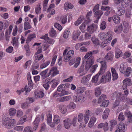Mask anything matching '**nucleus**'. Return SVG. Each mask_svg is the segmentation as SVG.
Returning <instances> with one entry per match:
<instances>
[{
	"mask_svg": "<svg viewBox=\"0 0 132 132\" xmlns=\"http://www.w3.org/2000/svg\"><path fill=\"white\" fill-rule=\"evenodd\" d=\"M54 26L55 28H57L60 31H61L62 29L61 25L57 23H55Z\"/></svg>",
	"mask_w": 132,
	"mask_h": 132,
	"instance_id": "nucleus-63",
	"label": "nucleus"
},
{
	"mask_svg": "<svg viewBox=\"0 0 132 132\" xmlns=\"http://www.w3.org/2000/svg\"><path fill=\"white\" fill-rule=\"evenodd\" d=\"M103 83H105L111 80V73L110 71H108L104 75L102 76Z\"/></svg>",
	"mask_w": 132,
	"mask_h": 132,
	"instance_id": "nucleus-10",
	"label": "nucleus"
},
{
	"mask_svg": "<svg viewBox=\"0 0 132 132\" xmlns=\"http://www.w3.org/2000/svg\"><path fill=\"white\" fill-rule=\"evenodd\" d=\"M3 124L7 128H10L13 126L15 124V121L14 119H9V120H3Z\"/></svg>",
	"mask_w": 132,
	"mask_h": 132,
	"instance_id": "nucleus-8",
	"label": "nucleus"
},
{
	"mask_svg": "<svg viewBox=\"0 0 132 132\" xmlns=\"http://www.w3.org/2000/svg\"><path fill=\"white\" fill-rule=\"evenodd\" d=\"M36 37V36L35 34H29L26 40L27 43L30 42L32 39Z\"/></svg>",
	"mask_w": 132,
	"mask_h": 132,
	"instance_id": "nucleus-41",
	"label": "nucleus"
},
{
	"mask_svg": "<svg viewBox=\"0 0 132 132\" xmlns=\"http://www.w3.org/2000/svg\"><path fill=\"white\" fill-rule=\"evenodd\" d=\"M49 72L50 76L51 75L52 77L54 76L59 73V71L56 67H53L49 71Z\"/></svg>",
	"mask_w": 132,
	"mask_h": 132,
	"instance_id": "nucleus-17",
	"label": "nucleus"
},
{
	"mask_svg": "<svg viewBox=\"0 0 132 132\" xmlns=\"http://www.w3.org/2000/svg\"><path fill=\"white\" fill-rule=\"evenodd\" d=\"M68 91H55L53 94V96L54 97H57L62 96L68 94Z\"/></svg>",
	"mask_w": 132,
	"mask_h": 132,
	"instance_id": "nucleus-15",
	"label": "nucleus"
},
{
	"mask_svg": "<svg viewBox=\"0 0 132 132\" xmlns=\"http://www.w3.org/2000/svg\"><path fill=\"white\" fill-rule=\"evenodd\" d=\"M102 74L98 72V73L93 76L92 78L91 81L96 85H98L101 83H103L101 75Z\"/></svg>",
	"mask_w": 132,
	"mask_h": 132,
	"instance_id": "nucleus-5",
	"label": "nucleus"
},
{
	"mask_svg": "<svg viewBox=\"0 0 132 132\" xmlns=\"http://www.w3.org/2000/svg\"><path fill=\"white\" fill-rule=\"evenodd\" d=\"M52 115L48 114L47 115V120L48 124L51 127H53L56 125L54 122H52Z\"/></svg>",
	"mask_w": 132,
	"mask_h": 132,
	"instance_id": "nucleus-13",
	"label": "nucleus"
},
{
	"mask_svg": "<svg viewBox=\"0 0 132 132\" xmlns=\"http://www.w3.org/2000/svg\"><path fill=\"white\" fill-rule=\"evenodd\" d=\"M63 124L64 127L66 129H68L71 125V120L70 119H66L64 120Z\"/></svg>",
	"mask_w": 132,
	"mask_h": 132,
	"instance_id": "nucleus-18",
	"label": "nucleus"
},
{
	"mask_svg": "<svg viewBox=\"0 0 132 132\" xmlns=\"http://www.w3.org/2000/svg\"><path fill=\"white\" fill-rule=\"evenodd\" d=\"M99 4H97L94 6L93 10V11L94 12L95 16L97 19V20L94 22L95 23H97L98 22V20L103 13L102 11L99 10Z\"/></svg>",
	"mask_w": 132,
	"mask_h": 132,
	"instance_id": "nucleus-6",
	"label": "nucleus"
},
{
	"mask_svg": "<svg viewBox=\"0 0 132 132\" xmlns=\"http://www.w3.org/2000/svg\"><path fill=\"white\" fill-rule=\"evenodd\" d=\"M97 61L100 63L101 67L99 71V72L103 74L105 72L107 69V65L106 62L104 61H99L97 60Z\"/></svg>",
	"mask_w": 132,
	"mask_h": 132,
	"instance_id": "nucleus-12",
	"label": "nucleus"
},
{
	"mask_svg": "<svg viewBox=\"0 0 132 132\" xmlns=\"http://www.w3.org/2000/svg\"><path fill=\"white\" fill-rule=\"evenodd\" d=\"M16 112V110L14 108H11L9 110V113L11 116H14Z\"/></svg>",
	"mask_w": 132,
	"mask_h": 132,
	"instance_id": "nucleus-54",
	"label": "nucleus"
},
{
	"mask_svg": "<svg viewBox=\"0 0 132 132\" xmlns=\"http://www.w3.org/2000/svg\"><path fill=\"white\" fill-rule=\"evenodd\" d=\"M68 108L70 110L75 109L76 107V104L73 102H70L69 104L67 105Z\"/></svg>",
	"mask_w": 132,
	"mask_h": 132,
	"instance_id": "nucleus-45",
	"label": "nucleus"
},
{
	"mask_svg": "<svg viewBox=\"0 0 132 132\" xmlns=\"http://www.w3.org/2000/svg\"><path fill=\"white\" fill-rule=\"evenodd\" d=\"M113 54L112 52H110L108 53L105 56V59L111 61L113 60Z\"/></svg>",
	"mask_w": 132,
	"mask_h": 132,
	"instance_id": "nucleus-36",
	"label": "nucleus"
},
{
	"mask_svg": "<svg viewBox=\"0 0 132 132\" xmlns=\"http://www.w3.org/2000/svg\"><path fill=\"white\" fill-rule=\"evenodd\" d=\"M123 23L122 29H123V32L126 33L128 32L129 30V24L128 23L125 21H124Z\"/></svg>",
	"mask_w": 132,
	"mask_h": 132,
	"instance_id": "nucleus-19",
	"label": "nucleus"
},
{
	"mask_svg": "<svg viewBox=\"0 0 132 132\" xmlns=\"http://www.w3.org/2000/svg\"><path fill=\"white\" fill-rule=\"evenodd\" d=\"M92 76V74H89L85 76L83 78L84 80V81L86 82L90 80Z\"/></svg>",
	"mask_w": 132,
	"mask_h": 132,
	"instance_id": "nucleus-58",
	"label": "nucleus"
},
{
	"mask_svg": "<svg viewBox=\"0 0 132 132\" xmlns=\"http://www.w3.org/2000/svg\"><path fill=\"white\" fill-rule=\"evenodd\" d=\"M77 74L79 75V77L83 76L85 74L84 71V68L83 66H81L79 69L78 70Z\"/></svg>",
	"mask_w": 132,
	"mask_h": 132,
	"instance_id": "nucleus-35",
	"label": "nucleus"
},
{
	"mask_svg": "<svg viewBox=\"0 0 132 132\" xmlns=\"http://www.w3.org/2000/svg\"><path fill=\"white\" fill-rule=\"evenodd\" d=\"M44 119V115L43 114L38 115L37 116L34 122V129L36 130L38 127L40 120L41 119L42 121H43Z\"/></svg>",
	"mask_w": 132,
	"mask_h": 132,
	"instance_id": "nucleus-11",
	"label": "nucleus"
},
{
	"mask_svg": "<svg viewBox=\"0 0 132 132\" xmlns=\"http://www.w3.org/2000/svg\"><path fill=\"white\" fill-rule=\"evenodd\" d=\"M131 55V53L129 52H125L123 56V58L124 59H126L129 57Z\"/></svg>",
	"mask_w": 132,
	"mask_h": 132,
	"instance_id": "nucleus-61",
	"label": "nucleus"
},
{
	"mask_svg": "<svg viewBox=\"0 0 132 132\" xmlns=\"http://www.w3.org/2000/svg\"><path fill=\"white\" fill-rule=\"evenodd\" d=\"M12 39L13 45L18 47V38L15 37L13 38Z\"/></svg>",
	"mask_w": 132,
	"mask_h": 132,
	"instance_id": "nucleus-55",
	"label": "nucleus"
},
{
	"mask_svg": "<svg viewBox=\"0 0 132 132\" xmlns=\"http://www.w3.org/2000/svg\"><path fill=\"white\" fill-rule=\"evenodd\" d=\"M81 32L79 29H76L74 30L72 35L73 39L75 40H77Z\"/></svg>",
	"mask_w": 132,
	"mask_h": 132,
	"instance_id": "nucleus-14",
	"label": "nucleus"
},
{
	"mask_svg": "<svg viewBox=\"0 0 132 132\" xmlns=\"http://www.w3.org/2000/svg\"><path fill=\"white\" fill-rule=\"evenodd\" d=\"M93 43L95 46H98L100 45V43L98 39L96 38L95 36H93L91 39Z\"/></svg>",
	"mask_w": 132,
	"mask_h": 132,
	"instance_id": "nucleus-26",
	"label": "nucleus"
},
{
	"mask_svg": "<svg viewBox=\"0 0 132 132\" xmlns=\"http://www.w3.org/2000/svg\"><path fill=\"white\" fill-rule=\"evenodd\" d=\"M131 68L129 67H128L125 70V72L123 73L124 74L125 76L128 77L130 76L131 73Z\"/></svg>",
	"mask_w": 132,
	"mask_h": 132,
	"instance_id": "nucleus-37",
	"label": "nucleus"
},
{
	"mask_svg": "<svg viewBox=\"0 0 132 132\" xmlns=\"http://www.w3.org/2000/svg\"><path fill=\"white\" fill-rule=\"evenodd\" d=\"M92 53L90 52L87 53L82 58L83 60L86 61L85 69L87 71L89 70L94 63V60L92 57Z\"/></svg>",
	"mask_w": 132,
	"mask_h": 132,
	"instance_id": "nucleus-3",
	"label": "nucleus"
},
{
	"mask_svg": "<svg viewBox=\"0 0 132 132\" xmlns=\"http://www.w3.org/2000/svg\"><path fill=\"white\" fill-rule=\"evenodd\" d=\"M69 84H68L60 85L57 88V91H65L67 88L69 87Z\"/></svg>",
	"mask_w": 132,
	"mask_h": 132,
	"instance_id": "nucleus-23",
	"label": "nucleus"
},
{
	"mask_svg": "<svg viewBox=\"0 0 132 132\" xmlns=\"http://www.w3.org/2000/svg\"><path fill=\"white\" fill-rule=\"evenodd\" d=\"M50 36L52 37H56L57 36V34L56 31L53 29H51L49 32Z\"/></svg>",
	"mask_w": 132,
	"mask_h": 132,
	"instance_id": "nucleus-44",
	"label": "nucleus"
},
{
	"mask_svg": "<svg viewBox=\"0 0 132 132\" xmlns=\"http://www.w3.org/2000/svg\"><path fill=\"white\" fill-rule=\"evenodd\" d=\"M69 47H66L63 52V60L64 62L68 61L71 56H73L74 54V51L73 50H70L68 51L67 54V53L68 50L70 49Z\"/></svg>",
	"mask_w": 132,
	"mask_h": 132,
	"instance_id": "nucleus-4",
	"label": "nucleus"
},
{
	"mask_svg": "<svg viewBox=\"0 0 132 132\" xmlns=\"http://www.w3.org/2000/svg\"><path fill=\"white\" fill-rule=\"evenodd\" d=\"M131 82L132 81L131 78L129 77L125 79L122 81V83L129 86L132 85Z\"/></svg>",
	"mask_w": 132,
	"mask_h": 132,
	"instance_id": "nucleus-28",
	"label": "nucleus"
},
{
	"mask_svg": "<svg viewBox=\"0 0 132 132\" xmlns=\"http://www.w3.org/2000/svg\"><path fill=\"white\" fill-rule=\"evenodd\" d=\"M99 37L101 39H105L104 42H102L101 44L102 47H105L110 43V41L112 38V36L111 34L108 32H100L98 34Z\"/></svg>",
	"mask_w": 132,
	"mask_h": 132,
	"instance_id": "nucleus-2",
	"label": "nucleus"
},
{
	"mask_svg": "<svg viewBox=\"0 0 132 132\" xmlns=\"http://www.w3.org/2000/svg\"><path fill=\"white\" fill-rule=\"evenodd\" d=\"M60 117L57 115H55L54 116L53 119V121L54 122L56 125L60 121Z\"/></svg>",
	"mask_w": 132,
	"mask_h": 132,
	"instance_id": "nucleus-46",
	"label": "nucleus"
},
{
	"mask_svg": "<svg viewBox=\"0 0 132 132\" xmlns=\"http://www.w3.org/2000/svg\"><path fill=\"white\" fill-rule=\"evenodd\" d=\"M68 14H66L65 15H63L61 16V19L62 23L64 24L67 21Z\"/></svg>",
	"mask_w": 132,
	"mask_h": 132,
	"instance_id": "nucleus-49",
	"label": "nucleus"
},
{
	"mask_svg": "<svg viewBox=\"0 0 132 132\" xmlns=\"http://www.w3.org/2000/svg\"><path fill=\"white\" fill-rule=\"evenodd\" d=\"M106 99V95H102L99 98L98 101V103H100L104 100L105 101Z\"/></svg>",
	"mask_w": 132,
	"mask_h": 132,
	"instance_id": "nucleus-53",
	"label": "nucleus"
},
{
	"mask_svg": "<svg viewBox=\"0 0 132 132\" xmlns=\"http://www.w3.org/2000/svg\"><path fill=\"white\" fill-rule=\"evenodd\" d=\"M109 103V101L108 100H105L102 103L101 105V107H106L108 106Z\"/></svg>",
	"mask_w": 132,
	"mask_h": 132,
	"instance_id": "nucleus-64",
	"label": "nucleus"
},
{
	"mask_svg": "<svg viewBox=\"0 0 132 132\" xmlns=\"http://www.w3.org/2000/svg\"><path fill=\"white\" fill-rule=\"evenodd\" d=\"M35 97L36 98H42L44 95L42 91H35L34 92Z\"/></svg>",
	"mask_w": 132,
	"mask_h": 132,
	"instance_id": "nucleus-34",
	"label": "nucleus"
},
{
	"mask_svg": "<svg viewBox=\"0 0 132 132\" xmlns=\"http://www.w3.org/2000/svg\"><path fill=\"white\" fill-rule=\"evenodd\" d=\"M90 23H88V22L82 23L79 27L80 29L82 32H85L86 25L87 26L86 31L90 34H92L96 31L98 28L97 25L94 24H90Z\"/></svg>",
	"mask_w": 132,
	"mask_h": 132,
	"instance_id": "nucleus-1",
	"label": "nucleus"
},
{
	"mask_svg": "<svg viewBox=\"0 0 132 132\" xmlns=\"http://www.w3.org/2000/svg\"><path fill=\"white\" fill-rule=\"evenodd\" d=\"M74 100L76 103H81L84 102V97L83 96H74Z\"/></svg>",
	"mask_w": 132,
	"mask_h": 132,
	"instance_id": "nucleus-21",
	"label": "nucleus"
},
{
	"mask_svg": "<svg viewBox=\"0 0 132 132\" xmlns=\"http://www.w3.org/2000/svg\"><path fill=\"white\" fill-rule=\"evenodd\" d=\"M122 26L120 24L117 27H116L114 29V31L117 34L121 33L122 31Z\"/></svg>",
	"mask_w": 132,
	"mask_h": 132,
	"instance_id": "nucleus-30",
	"label": "nucleus"
},
{
	"mask_svg": "<svg viewBox=\"0 0 132 132\" xmlns=\"http://www.w3.org/2000/svg\"><path fill=\"white\" fill-rule=\"evenodd\" d=\"M125 128V125L123 123L121 122L118 125V127L115 132H120L124 131Z\"/></svg>",
	"mask_w": 132,
	"mask_h": 132,
	"instance_id": "nucleus-25",
	"label": "nucleus"
},
{
	"mask_svg": "<svg viewBox=\"0 0 132 132\" xmlns=\"http://www.w3.org/2000/svg\"><path fill=\"white\" fill-rule=\"evenodd\" d=\"M50 63V61H47L45 62L42 64L40 66V68L41 69L44 68L48 66Z\"/></svg>",
	"mask_w": 132,
	"mask_h": 132,
	"instance_id": "nucleus-51",
	"label": "nucleus"
},
{
	"mask_svg": "<svg viewBox=\"0 0 132 132\" xmlns=\"http://www.w3.org/2000/svg\"><path fill=\"white\" fill-rule=\"evenodd\" d=\"M75 61V64L74 65V67L77 68L81 60V58L80 57H78L74 59Z\"/></svg>",
	"mask_w": 132,
	"mask_h": 132,
	"instance_id": "nucleus-47",
	"label": "nucleus"
},
{
	"mask_svg": "<svg viewBox=\"0 0 132 132\" xmlns=\"http://www.w3.org/2000/svg\"><path fill=\"white\" fill-rule=\"evenodd\" d=\"M112 74V80H116L118 78V75L115 69L113 67L111 69Z\"/></svg>",
	"mask_w": 132,
	"mask_h": 132,
	"instance_id": "nucleus-22",
	"label": "nucleus"
},
{
	"mask_svg": "<svg viewBox=\"0 0 132 132\" xmlns=\"http://www.w3.org/2000/svg\"><path fill=\"white\" fill-rule=\"evenodd\" d=\"M118 120L119 121H122L125 119V117L123 113H120L119 114L118 117Z\"/></svg>",
	"mask_w": 132,
	"mask_h": 132,
	"instance_id": "nucleus-60",
	"label": "nucleus"
},
{
	"mask_svg": "<svg viewBox=\"0 0 132 132\" xmlns=\"http://www.w3.org/2000/svg\"><path fill=\"white\" fill-rule=\"evenodd\" d=\"M84 19L85 18L84 16H81L79 18H78L77 20L75 22V25L76 26L79 25Z\"/></svg>",
	"mask_w": 132,
	"mask_h": 132,
	"instance_id": "nucleus-42",
	"label": "nucleus"
},
{
	"mask_svg": "<svg viewBox=\"0 0 132 132\" xmlns=\"http://www.w3.org/2000/svg\"><path fill=\"white\" fill-rule=\"evenodd\" d=\"M96 119L95 117H92L90 119V121L88 124V126L89 127H91L93 126L96 122Z\"/></svg>",
	"mask_w": 132,
	"mask_h": 132,
	"instance_id": "nucleus-29",
	"label": "nucleus"
},
{
	"mask_svg": "<svg viewBox=\"0 0 132 132\" xmlns=\"http://www.w3.org/2000/svg\"><path fill=\"white\" fill-rule=\"evenodd\" d=\"M111 9V7L109 6H105L102 5L101 7V11H108L109 10Z\"/></svg>",
	"mask_w": 132,
	"mask_h": 132,
	"instance_id": "nucleus-59",
	"label": "nucleus"
},
{
	"mask_svg": "<svg viewBox=\"0 0 132 132\" xmlns=\"http://www.w3.org/2000/svg\"><path fill=\"white\" fill-rule=\"evenodd\" d=\"M35 99L33 97H28L26 99V102L28 104H31L35 101Z\"/></svg>",
	"mask_w": 132,
	"mask_h": 132,
	"instance_id": "nucleus-56",
	"label": "nucleus"
},
{
	"mask_svg": "<svg viewBox=\"0 0 132 132\" xmlns=\"http://www.w3.org/2000/svg\"><path fill=\"white\" fill-rule=\"evenodd\" d=\"M125 12V9L123 7L121 6L117 8V13L118 15H122L124 14Z\"/></svg>",
	"mask_w": 132,
	"mask_h": 132,
	"instance_id": "nucleus-20",
	"label": "nucleus"
},
{
	"mask_svg": "<svg viewBox=\"0 0 132 132\" xmlns=\"http://www.w3.org/2000/svg\"><path fill=\"white\" fill-rule=\"evenodd\" d=\"M24 30H26L31 28V27L29 22H26L24 23Z\"/></svg>",
	"mask_w": 132,
	"mask_h": 132,
	"instance_id": "nucleus-52",
	"label": "nucleus"
},
{
	"mask_svg": "<svg viewBox=\"0 0 132 132\" xmlns=\"http://www.w3.org/2000/svg\"><path fill=\"white\" fill-rule=\"evenodd\" d=\"M128 67L125 64L123 63L121 64L120 65V68H119V71L120 72L122 73H123L127 68Z\"/></svg>",
	"mask_w": 132,
	"mask_h": 132,
	"instance_id": "nucleus-39",
	"label": "nucleus"
},
{
	"mask_svg": "<svg viewBox=\"0 0 132 132\" xmlns=\"http://www.w3.org/2000/svg\"><path fill=\"white\" fill-rule=\"evenodd\" d=\"M34 115L33 111L31 108L27 110L25 112V114L23 117L21 118L20 123L22 124L24 123L26 119V116H28V117L31 118Z\"/></svg>",
	"mask_w": 132,
	"mask_h": 132,
	"instance_id": "nucleus-7",
	"label": "nucleus"
},
{
	"mask_svg": "<svg viewBox=\"0 0 132 132\" xmlns=\"http://www.w3.org/2000/svg\"><path fill=\"white\" fill-rule=\"evenodd\" d=\"M123 54L122 51L119 49H116L115 51V57L117 58H119L121 57Z\"/></svg>",
	"mask_w": 132,
	"mask_h": 132,
	"instance_id": "nucleus-33",
	"label": "nucleus"
},
{
	"mask_svg": "<svg viewBox=\"0 0 132 132\" xmlns=\"http://www.w3.org/2000/svg\"><path fill=\"white\" fill-rule=\"evenodd\" d=\"M74 7L73 5L68 2L65 3L64 6V9L66 10H68L69 9H72Z\"/></svg>",
	"mask_w": 132,
	"mask_h": 132,
	"instance_id": "nucleus-27",
	"label": "nucleus"
},
{
	"mask_svg": "<svg viewBox=\"0 0 132 132\" xmlns=\"http://www.w3.org/2000/svg\"><path fill=\"white\" fill-rule=\"evenodd\" d=\"M112 20L114 23H118L120 21V19L119 17L117 15H114L112 17Z\"/></svg>",
	"mask_w": 132,
	"mask_h": 132,
	"instance_id": "nucleus-48",
	"label": "nucleus"
},
{
	"mask_svg": "<svg viewBox=\"0 0 132 132\" xmlns=\"http://www.w3.org/2000/svg\"><path fill=\"white\" fill-rule=\"evenodd\" d=\"M77 117H74L71 120V125H72L73 126L75 127L78 125V123L77 121Z\"/></svg>",
	"mask_w": 132,
	"mask_h": 132,
	"instance_id": "nucleus-50",
	"label": "nucleus"
},
{
	"mask_svg": "<svg viewBox=\"0 0 132 132\" xmlns=\"http://www.w3.org/2000/svg\"><path fill=\"white\" fill-rule=\"evenodd\" d=\"M70 31L68 30H65L64 33L63 37L65 38H67L70 35Z\"/></svg>",
	"mask_w": 132,
	"mask_h": 132,
	"instance_id": "nucleus-57",
	"label": "nucleus"
},
{
	"mask_svg": "<svg viewBox=\"0 0 132 132\" xmlns=\"http://www.w3.org/2000/svg\"><path fill=\"white\" fill-rule=\"evenodd\" d=\"M92 13V11L88 12L87 14L86 18L85 19V21L84 22H90L92 21L91 19H90L89 17L90 16Z\"/></svg>",
	"mask_w": 132,
	"mask_h": 132,
	"instance_id": "nucleus-40",
	"label": "nucleus"
},
{
	"mask_svg": "<svg viewBox=\"0 0 132 132\" xmlns=\"http://www.w3.org/2000/svg\"><path fill=\"white\" fill-rule=\"evenodd\" d=\"M123 93L122 95H121L120 92L119 93V94L117 95V96L119 97H120V100H124V98L126 97L125 96L128 94V91H122Z\"/></svg>",
	"mask_w": 132,
	"mask_h": 132,
	"instance_id": "nucleus-31",
	"label": "nucleus"
},
{
	"mask_svg": "<svg viewBox=\"0 0 132 132\" xmlns=\"http://www.w3.org/2000/svg\"><path fill=\"white\" fill-rule=\"evenodd\" d=\"M60 82L59 79L57 78L53 79L51 82V84H52V87H55L59 84Z\"/></svg>",
	"mask_w": 132,
	"mask_h": 132,
	"instance_id": "nucleus-38",
	"label": "nucleus"
},
{
	"mask_svg": "<svg viewBox=\"0 0 132 132\" xmlns=\"http://www.w3.org/2000/svg\"><path fill=\"white\" fill-rule=\"evenodd\" d=\"M48 69L47 68L41 72L40 75L42 77L45 78L50 76V73L49 71L48 72Z\"/></svg>",
	"mask_w": 132,
	"mask_h": 132,
	"instance_id": "nucleus-24",
	"label": "nucleus"
},
{
	"mask_svg": "<svg viewBox=\"0 0 132 132\" xmlns=\"http://www.w3.org/2000/svg\"><path fill=\"white\" fill-rule=\"evenodd\" d=\"M110 112V110L109 109H106L104 111L102 116L103 119H106L108 117Z\"/></svg>",
	"mask_w": 132,
	"mask_h": 132,
	"instance_id": "nucleus-32",
	"label": "nucleus"
},
{
	"mask_svg": "<svg viewBox=\"0 0 132 132\" xmlns=\"http://www.w3.org/2000/svg\"><path fill=\"white\" fill-rule=\"evenodd\" d=\"M35 61L36 62H38L39 61L42 60L43 57V55L42 54H37L35 55Z\"/></svg>",
	"mask_w": 132,
	"mask_h": 132,
	"instance_id": "nucleus-43",
	"label": "nucleus"
},
{
	"mask_svg": "<svg viewBox=\"0 0 132 132\" xmlns=\"http://www.w3.org/2000/svg\"><path fill=\"white\" fill-rule=\"evenodd\" d=\"M58 108L61 112L63 114H65L66 113L67 111V106L63 104L59 105Z\"/></svg>",
	"mask_w": 132,
	"mask_h": 132,
	"instance_id": "nucleus-16",
	"label": "nucleus"
},
{
	"mask_svg": "<svg viewBox=\"0 0 132 132\" xmlns=\"http://www.w3.org/2000/svg\"><path fill=\"white\" fill-rule=\"evenodd\" d=\"M13 27L12 25H10L8 29L6 30L5 31V41L8 43L10 39V35Z\"/></svg>",
	"mask_w": 132,
	"mask_h": 132,
	"instance_id": "nucleus-9",
	"label": "nucleus"
},
{
	"mask_svg": "<svg viewBox=\"0 0 132 132\" xmlns=\"http://www.w3.org/2000/svg\"><path fill=\"white\" fill-rule=\"evenodd\" d=\"M83 114L82 113H79L78 116V122H80L82 121L83 119Z\"/></svg>",
	"mask_w": 132,
	"mask_h": 132,
	"instance_id": "nucleus-62",
	"label": "nucleus"
}]
</instances>
